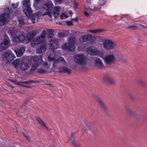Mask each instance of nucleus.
Returning <instances> with one entry per match:
<instances>
[{
  "label": "nucleus",
  "instance_id": "5",
  "mask_svg": "<svg viewBox=\"0 0 147 147\" xmlns=\"http://www.w3.org/2000/svg\"><path fill=\"white\" fill-rule=\"evenodd\" d=\"M67 40L68 42L64 43L61 47L62 49H67L70 51H73L75 48L74 45L76 42L75 38L73 37H68Z\"/></svg>",
  "mask_w": 147,
  "mask_h": 147
},
{
  "label": "nucleus",
  "instance_id": "11",
  "mask_svg": "<svg viewBox=\"0 0 147 147\" xmlns=\"http://www.w3.org/2000/svg\"><path fill=\"white\" fill-rule=\"evenodd\" d=\"M104 61L106 65H110L113 64L115 61V57L113 54H109L105 56Z\"/></svg>",
  "mask_w": 147,
  "mask_h": 147
},
{
  "label": "nucleus",
  "instance_id": "58",
  "mask_svg": "<svg viewBox=\"0 0 147 147\" xmlns=\"http://www.w3.org/2000/svg\"><path fill=\"white\" fill-rule=\"evenodd\" d=\"M129 113L132 116V115L131 114L133 113V112L132 111H130V112Z\"/></svg>",
  "mask_w": 147,
  "mask_h": 147
},
{
  "label": "nucleus",
  "instance_id": "25",
  "mask_svg": "<svg viewBox=\"0 0 147 147\" xmlns=\"http://www.w3.org/2000/svg\"><path fill=\"white\" fill-rule=\"evenodd\" d=\"M59 63H61L63 65L68 66V64L65 59L62 57L58 58Z\"/></svg>",
  "mask_w": 147,
  "mask_h": 147
},
{
  "label": "nucleus",
  "instance_id": "12",
  "mask_svg": "<svg viewBox=\"0 0 147 147\" xmlns=\"http://www.w3.org/2000/svg\"><path fill=\"white\" fill-rule=\"evenodd\" d=\"M93 97L94 98L96 102L100 106V107L103 109H107L106 105L98 95L93 94Z\"/></svg>",
  "mask_w": 147,
  "mask_h": 147
},
{
  "label": "nucleus",
  "instance_id": "59",
  "mask_svg": "<svg viewBox=\"0 0 147 147\" xmlns=\"http://www.w3.org/2000/svg\"><path fill=\"white\" fill-rule=\"evenodd\" d=\"M8 86H9V87H11V88H14V87H13V86H12L11 85H9V84H8Z\"/></svg>",
  "mask_w": 147,
  "mask_h": 147
},
{
  "label": "nucleus",
  "instance_id": "32",
  "mask_svg": "<svg viewBox=\"0 0 147 147\" xmlns=\"http://www.w3.org/2000/svg\"><path fill=\"white\" fill-rule=\"evenodd\" d=\"M71 143L75 147H80L79 144L77 142H76L75 140L74 139H69Z\"/></svg>",
  "mask_w": 147,
  "mask_h": 147
},
{
  "label": "nucleus",
  "instance_id": "41",
  "mask_svg": "<svg viewBox=\"0 0 147 147\" xmlns=\"http://www.w3.org/2000/svg\"><path fill=\"white\" fill-rule=\"evenodd\" d=\"M22 107L24 109H29V107L27 106V103L26 102H24L23 103Z\"/></svg>",
  "mask_w": 147,
  "mask_h": 147
},
{
  "label": "nucleus",
  "instance_id": "37",
  "mask_svg": "<svg viewBox=\"0 0 147 147\" xmlns=\"http://www.w3.org/2000/svg\"><path fill=\"white\" fill-rule=\"evenodd\" d=\"M57 58L53 62V66L55 68H56L57 66V64L59 63V62Z\"/></svg>",
  "mask_w": 147,
  "mask_h": 147
},
{
  "label": "nucleus",
  "instance_id": "46",
  "mask_svg": "<svg viewBox=\"0 0 147 147\" xmlns=\"http://www.w3.org/2000/svg\"><path fill=\"white\" fill-rule=\"evenodd\" d=\"M48 58L49 60L53 61L55 60V58L54 57L51 56V55L50 56H48Z\"/></svg>",
  "mask_w": 147,
  "mask_h": 147
},
{
  "label": "nucleus",
  "instance_id": "8",
  "mask_svg": "<svg viewBox=\"0 0 147 147\" xmlns=\"http://www.w3.org/2000/svg\"><path fill=\"white\" fill-rule=\"evenodd\" d=\"M5 10L7 13L2 14L0 16V25L2 26L5 24L9 18V14L11 13L12 11L7 8Z\"/></svg>",
  "mask_w": 147,
  "mask_h": 147
},
{
  "label": "nucleus",
  "instance_id": "63",
  "mask_svg": "<svg viewBox=\"0 0 147 147\" xmlns=\"http://www.w3.org/2000/svg\"><path fill=\"white\" fill-rule=\"evenodd\" d=\"M58 24H61V23L60 22H59L58 23H57Z\"/></svg>",
  "mask_w": 147,
  "mask_h": 147
},
{
  "label": "nucleus",
  "instance_id": "6",
  "mask_svg": "<svg viewBox=\"0 0 147 147\" xmlns=\"http://www.w3.org/2000/svg\"><path fill=\"white\" fill-rule=\"evenodd\" d=\"M15 57L11 51H8L4 53L2 56V62L4 64H7L11 62Z\"/></svg>",
  "mask_w": 147,
  "mask_h": 147
},
{
  "label": "nucleus",
  "instance_id": "64",
  "mask_svg": "<svg viewBox=\"0 0 147 147\" xmlns=\"http://www.w3.org/2000/svg\"><path fill=\"white\" fill-rule=\"evenodd\" d=\"M13 82L15 84H16V83H15V82H16V81H13Z\"/></svg>",
  "mask_w": 147,
  "mask_h": 147
},
{
  "label": "nucleus",
  "instance_id": "56",
  "mask_svg": "<svg viewBox=\"0 0 147 147\" xmlns=\"http://www.w3.org/2000/svg\"><path fill=\"white\" fill-rule=\"evenodd\" d=\"M74 4L75 6L76 7H77L78 5V3H76V2H74Z\"/></svg>",
  "mask_w": 147,
  "mask_h": 147
},
{
  "label": "nucleus",
  "instance_id": "9",
  "mask_svg": "<svg viewBox=\"0 0 147 147\" xmlns=\"http://www.w3.org/2000/svg\"><path fill=\"white\" fill-rule=\"evenodd\" d=\"M86 51L88 54L91 55H98L101 57H102L103 56V53L94 47H88L86 49Z\"/></svg>",
  "mask_w": 147,
  "mask_h": 147
},
{
  "label": "nucleus",
  "instance_id": "33",
  "mask_svg": "<svg viewBox=\"0 0 147 147\" xmlns=\"http://www.w3.org/2000/svg\"><path fill=\"white\" fill-rule=\"evenodd\" d=\"M47 33L49 35L48 37H51L54 35V31L52 29H48Z\"/></svg>",
  "mask_w": 147,
  "mask_h": 147
},
{
  "label": "nucleus",
  "instance_id": "26",
  "mask_svg": "<svg viewBox=\"0 0 147 147\" xmlns=\"http://www.w3.org/2000/svg\"><path fill=\"white\" fill-rule=\"evenodd\" d=\"M25 39L24 36L23 35H21L17 36L16 38V40L17 42L21 43L24 41Z\"/></svg>",
  "mask_w": 147,
  "mask_h": 147
},
{
  "label": "nucleus",
  "instance_id": "62",
  "mask_svg": "<svg viewBox=\"0 0 147 147\" xmlns=\"http://www.w3.org/2000/svg\"><path fill=\"white\" fill-rule=\"evenodd\" d=\"M123 61L124 62H125V61H126V59H123Z\"/></svg>",
  "mask_w": 147,
  "mask_h": 147
},
{
  "label": "nucleus",
  "instance_id": "31",
  "mask_svg": "<svg viewBox=\"0 0 147 147\" xmlns=\"http://www.w3.org/2000/svg\"><path fill=\"white\" fill-rule=\"evenodd\" d=\"M100 7H96L94 6H91L90 9V10L93 12L99 11L100 10Z\"/></svg>",
  "mask_w": 147,
  "mask_h": 147
},
{
  "label": "nucleus",
  "instance_id": "53",
  "mask_svg": "<svg viewBox=\"0 0 147 147\" xmlns=\"http://www.w3.org/2000/svg\"><path fill=\"white\" fill-rule=\"evenodd\" d=\"M71 20L78 22V17H76V18L71 19Z\"/></svg>",
  "mask_w": 147,
  "mask_h": 147
},
{
  "label": "nucleus",
  "instance_id": "10",
  "mask_svg": "<svg viewBox=\"0 0 147 147\" xmlns=\"http://www.w3.org/2000/svg\"><path fill=\"white\" fill-rule=\"evenodd\" d=\"M10 41L7 36H5L3 41L0 43V52L7 49L9 46Z\"/></svg>",
  "mask_w": 147,
  "mask_h": 147
},
{
  "label": "nucleus",
  "instance_id": "20",
  "mask_svg": "<svg viewBox=\"0 0 147 147\" xmlns=\"http://www.w3.org/2000/svg\"><path fill=\"white\" fill-rule=\"evenodd\" d=\"M36 119L37 122L42 127L48 131L49 130V129L47 126L44 122L40 117H36Z\"/></svg>",
  "mask_w": 147,
  "mask_h": 147
},
{
  "label": "nucleus",
  "instance_id": "55",
  "mask_svg": "<svg viewBox=\"0 0 147 147\" xmlns=\"http://www.w3.org/2000/svg\"><path fill=\"white\" fill-rule=\"evenodd\" d=\"M139 25L144 28H147V26H145L141 24H140Z\"/></svg>",
  "mask_w": 147,
  "mask_h": 147
},
{
  "label": "nucleus",
  "instance_id": "43",
  "mask_svg": "<svg viewBox=\"0 0 147 147\" xmlns=\"http://www.w3.org/2000/svg\"><path fill=\"white\" fill-rule=\"evenodd\" d=\"M65 34L63 32H60L58 34V36L60 38H62L65 36Z\"/></svg>",
  "mask_w": 147,
  "mask_h": 147
},
{
  "label": "nucleus",
  "instance_id": "34",
  "mask_svg": "<svg viewBox=\"0 0 147 147\" xmlns=\"http://www.w3.org/2000/svg\"><path fill=\"white\" fill-rule=\"evenodd\" d=\"M127 28L132 30H136L138 29V27L135 25H131L127 27Z\"/></svg>",
  "mask_w": 147,
  "mask_h": 147
},
{
  "label": "nucleus",
  "instance_id": "4",
  "mask_svg": "<svg viewBox=\"0 0 147 147\" xmlns=\"http://www.w3.org/2000/svg\"><path fill=\"white\" fill-rule=\"evenodd\" d=\"M42 56L41 55L36 56L33 58V62L30 69V72L33 73L36 70L39 66L41 64L42 61Z\"/></svg>",
  "mask_w": 147,
  "mask_h": 147
},
{
  "label": "nucleus",
  "instance_id": "21",
  "mask_svg": "<svg viewBox=\"0 0 147 147\" xmlns=\"http://www.w3.org/2000/svg\"><path fill=\"white\" fill-rule=\"evenodd\" d=\"M60 8L59 6H56L54 7L53 9L52 14L54 17H57L59 14Z\"/></svg>",
  "mask_w": 147,
  "mask_h": 147
},
{
  "label": "nucleus",
  "instance_id": "50",
  "mask_svg": "<svg viewBox=\"0 0 147 147\" xmlns=\"http://www.w3.org/2000/svg\"><path fill=\"white\" fill-rule=\"evenodd\" d=\"M65 16V13L62 14L60 16V18L61 19L63 20V17Z\"/></svg>",
  "mask_w": 147,
  "mask_h": 147
},
{
  "label": "nucleus",
  "instance_id": "22",
  "mask_svg": "<svg viewBox=\"0 0 147 147\" xmlns=\"http://www.w3.org/2000/svg\"><path fill=\"white\" fill-rule=\"evenodd\" d=\"M46 51V46L45 44H42L37 48L36 52L38 53H42Z\"/></svg>",
  "mask_w": 147,
  "mask_h": 147
},
{
  "label": "nucleus",
  "instance_id": "47",
  "mask_svg": "<svg viewBox=\"0 0 147 147\" xmlns=\"http://www.w3.org/2000/svg\"><path fill=\"white\" fill-rule=\"evenodd\" d=\"M74 133L72 132L71 133V135L69 139H74Z\"/></svg>",
  "mask_w": 147,
  "mask_h": 147
},
{
  "label": "nucleus",
  "instance_id": "7",
  "mask_svg": "<svg viewBox=\"0 0 147 147\" xmlns=\"http://www.w3.org/2000/svg\"><path fill=\"white\" fill-rule=\"evenodd\" d=\"M53 7V5L51 1H49L45 3L43 6V8L46 10V11L43 13L42 15H47L49 17H51V10Z\"/></svg>",
  "mask_w": 147,
  "mask_h": 147
},
{
  "label": "nucleus",
  "instance_id": "44",
  "mask_svg": "<svg viewBox=\"0 0 147 147\" xmlns=\"http://www.w3.org/2000/svg\"><path fill=\"white\" fill-rule=\"evenodd\" d=\"M23 82H19L16 83V84L19 85L20 86L23 87V86H24V85H23L22 84H24Z\"/></svg>",
  "mask_w": 147,
  "mask_h": 147
},
{
  "label": "nucleus",
  "instance_id": "49",
  "mask_svg": "<svg viewBox=\"0 0 147 147\" xmlns=\"http://www.w3.org/2000/svg\"><path fill=\"white\" fill-rule=\"evenodd\" d=\"M84 14L87 17H88L90 16V14L88 13L86 11H85L84 12Z\"/></svg>",
  "mask_w": 147,
  "mask_h": 147
},
{
  "label": "nucleus",
  "instance_id": "42",
  "mask_svg": "<svg viewBox=\"0 0 147 147\" xmlns=\"http://www.w3.org/2000/svg\"><path fill=\"white\" fill-rule=\"evenodd\" d=\"M106 0H99L98 3L100 5H103L106 2Z\"/></svg>",
  "mask_w": 147,
  "mask_h": 147
},
{
  "label": "nucleus",
  "instance_id": "61",
  "mask_svg": "<svg viewBox=\"0 0 147 147\" xmlns=\"http://www.w3.org/2000/svg\"><path fill=\"white\" fill-rule=\"evenodd\" d=\"M126 109L127 110H130V109L128 107H127Z\"/></svg>",
  "mask_w": 147,
  "mask_h": 147
},
{
  "label": "nucleus",
  "instance_id": "52",
  "mask_svg": "<svg viewBox=\"0 0 147 147\" xmlns=\"http://www.w3.org/2000/svg\"><path fill=\"white\" fill-rule=\"evenodd\" d=\"M41 63H42L43 65H45L47 66L48 65L47 63L46 62H41Z\"/></svg>",
  "mask_w": 147,
  "mask_h": 147
},
{
  "label": "nucleus",
  "instance_id": "17",
  "mask_svg": "<svg viewBox=\"0 0 147 147\" xmlns=\"http://www.w3.org/2000/svg\"><path fill=\"white\" fill-rule=\"evenodd\" d=\"M68 66L64 65L60 67L59 69V73H66L68 75L70 74L71 73V70L67 67Z\"/></svg>",
  "mask_w": 147,
  "mask_h": 147
},
{
  "label": "nucleus",
  "instance_id": "57",
  "mask_svg": "<svg viewBox=\"0 0 147 147\" xmlns=\"http://www.w3.org/2000/svg\"><path fill=\"white\" fill-rule=\"evenodd\" d=\"M15 5L14 4H12V6L14 8H15L16 7V5L15 6H14Z\"/></svg>",
  "mask_w": 147,
  "mask_h": 147
},
{
  "label": "nucleus",
  "instance_id": "16",
  "mask_svg": "<svg viewBox=\"0 0 147 147\" xmlns=\"http://www.w3.org/2000/svg\"><path fill=\"white\" fill-rule=\"evenodd\" d=\"M94 64L96 67L99 69H102L104 68L102 61L98 58H95L94 61Z\"/></svg>",
  "mask_w": 147,
  "mask_h": 147
},
{
  "label": "nucleus",
  "instance_id": "54",
  "mask_svg": "<svg viewBox=\"0 0 147 147\" xmlns=\"http://www.w3.org/2000/svg\"><path fill=\"white\" fill-rule=\"evenodd\" d=\"M23 87H25L27 88H31L32 87V86H28L24 85V86H23Z\"/></svg>",
  "mask_w": 147,
  "mask_h": 147
},
{
  "label": "nucleus",
  "instance_id": "38",
  "mask_svg": "<svg viewBox=\"0 0 147 147\" xmlns=\"http://www.w3.org/2000/svg\"><path fill=\"white\" fill-rule=\"evenodd\" d=\"M38 73L40 74H42L46 72V71L42 68H40L37 70Z\"/></svg>",
  "mask_w": 147,
  "mask_h": 147
},
{
  "label": "nucleus",
  "instance_id": "36",
  "mask_svg": "<svg viewBox=\"0 0 147 147\" xmlns=\"http://www.w3.org/2000/svg\"><path fill=\"white\" fill-rule=\"evenodd\" d=\"M103 31V30L102 29H99L96 30H90L89 31L90 32L93 33L95 34H96L98 32H101Z\"/></svg>",
  "mask_w": 147,
  "mask_h": 147
},
{
  "label": "nucleus",
  "instance_id": "2",
  "mask_svg": "<svg viewBox=\"0 0 147 147\" xmlns=\"http://www.w3.org/2000/svg\"><path fill=\"white\" fill-rule=\"evenodd\" d=\"M73 61L77 65L80 66L81 69H85L87 63V57L83 54L79 53L75 55L74 57Z\"/></svg>",
  "mask_w": 147,
  "mask_h": 147
},
{
  "label": "nucleus",
  "instance_id": "60",
  "mask_svg": "<svg viewBox=\"0 0 147 147\" xmlns=\"http://www.w3.org/2000/svg\"><path fill=\"white\" fill-rule=\"evenodd\" d=\"M47 85H49L50 86H52V84H47Z\"/></svg>",
  "mask_w": 147,
  "mask_h": 147
},
{
  "label": "nucleus",
  "instance_id": "14",
  "mask_svg": "<svg viewBox=\"0 0 147 147\" xmlns=\"http://www.w3.org/2000/svg\"><path fill=\"white\" fill-rule=\"evenodd\" d=\"M30 63L28 59H25L22 61L20 64V69L22 71L27 70L30 66Z\"/></svg>",
  "mask_w": 147,
  "mask_h": 147
},
{
  "label": "nucleus",
  "instance_id": "39",
  "mask_svg": "<svg viewBox=\"0 0 147 147\" xmlns=\"http://www.w3.org/2000/svg\"><path fill=\"white\" fill-rule=\"evenodd\" d=\"M22 134L24 137L27 139L28 141L29 142H32L31 140V138L29 136H27L26 135L24 132H22Z\"/></svg>",
  "mask_w": 147,
  "mask_h": 147
},
{
  "label": "nucleus",
  "instance_id": "23",
  "mask_svg": "<svg viewBox=\"0 0 147 147\" xmlns=\"http://www.w3.org/2000/svg\"><path fill=\"white\" fill-rule=\"evenodd\" d=\"M37 34V32L35 30L30 32L27 35V38L29 42H30L32 38L34 37Z\"/></svg>",
  "mask_w": 147,
  "mask_h": 147
},
{
  "label": "nucleus",
  "instance_id": "29",
  "mask_svg": "<svg viewBox=\"0 0 147 147\" xmlns=\"http://www.w3.org/2000/svg\"><path fill=\"white\" fill-rule=\"evenodd\" d=\"M89 37L88 35H82L79 38V40L81 42H85L87 41Z\"/></svg>",
  "mask_w": 147,
  "mask_h": 147
},
{
  "label": "nucleus",
  "instance_id": "1",
  "mask_svg": "<svg viewBox=\"0 0 147 147\" xmlns=\"http://www.w3.org/2000/svg\"><path fill=\"white\" fill-rule=\"evenodd\" d=\"M23 6V11L28 17L31 16V20L33 23L36 22L40 16V13L37 12L34 15L32 14V10L30 7V0H24L22 2Z\"/></svg>",
  "mask_w": 147,
  "mask_h": 147
},
{
  "label": "nucleus",
  "instance_id": "51",
  "mask_svg": "<svg viewBox=\"0 0 147 147\" xmlns=\"http://www.w3.org/2000/svg\"><path fill=\"white\" fill-rule=\"evenodd\" d=\"M85 129L86 130H87L88 129H90V127L88 126L87 125H86L84 127Z\"/></svg>",
  "mask_w": 147,
  "mask_h": 147
},
{
  "label": "nucleus",
  "instance_id": "18",
  "mask_svg": "<svg viewBox=\"0 0 147 147\" xmlns=\"http://www.w3.org/2000/svg\"><path fill=\"white\" fill-rule=\"evenodd\" d=\"M25 51V48L24 47H21L19 48H17L14 50L17 57H21L22 55Z\"/></svg>",
  "mask_w": 147,
  "mask_h": 147
},
{
  "label": "nucleus",
  "instance_id": "19",
  "mask_svg": "<svg viewBox=\"0 0 147 147\" xmlns=\"http://www.w3.org/2000/svg\"><path fill=\"white\" fill-rule=\"evenodd\" d=\"M42 38L40 37L37 36L31 42V45L32 46L34 47L42 42Z\"/></svg>",
  "mask_w": 147,
  "mask_h": 147
},
{
  "label": "nucleus",
  "instance_id": "13",
  "mask_svg": "<svg viewBox=\"0 0 147 147\" xmlns=\"http://www.w3.org/2000/svg\"><path fill=\"white\" fill-rule=\"evenodd\" d=\"M59 40L54 37L52 38L49 40V48L50 49H55L58 47V42Z\"/></svg>",
  "mask_w": 147,
  "mask_h": 147
},
{
  "label": "nucleus",
  "instance_id": "24",
  "mask_svg": "<svg viewBox=\"0 0 147 147\" xmlns=\"http://www.w3.org/2000/svg\"><path fill=\"white\" fill-rule=\"evenodd\" d=\"M137 84L143 88L146 87V84L144 81L141 79H137L136 80Z\"/></svg>",
  "mask_w": 147,
  "mask_h": 147
},
{
  "label": "nucleus",
  "instance_id": "35",
  "mask_svg": "<svg viewBox=\"0 0 147 147\" xmlns=\"http://www.w3.org/2000/svg\"><path fill=\"white\" fill-rule=\"evenodd\" d=\"M18 21L19 22V24L20 25H24L25 24L24 19L22 17H21L18 18Z\"/></svg>",
  "mask_w": 147,
  "mask_h": 147
},
{
  "label": "nucleus",
  "instance_id": "45",
  "mask_svg": "<svg viewBox=\"0 0 147 147\" xmlns=\"http://www.w3.org/2000/svg\"><path fill=\"white\" fill-rule=\"evenodd\" d=\"M66 24L69 26H72L73 25L72 22L71 21H66Z\"/></svg>",
  "mask_w": 147,
  "mask_h": 147
},
{
  "label": "nucleus",
  "instance_id": "48",
  "mask_svg": "<svg viewBox=\"0 0 147 147\" xmlns=\"http://www.w3.org/2000/svg\"><path fill=\"white\" fill-rule=\"evenodd\" d=\"M55 1L57 4H60L62 3L63 0H54Z\"/></svg>",
  "mask_w": 147,
  "mask_h": 147
},
{
  "label": "nucleus",
  "instance_id": "40",
  "mask_svg": "<svg viewBox=\"0 0 147 147\" xmlns=\"http://www.w3.org/2000/svg\"><path fill=\"white\" fill-rule=\"evenodd\" d=\"M128 95L129 99L132 101L135 100V98L134 96L131 94L128 93Z\"/></svg>",
  "mask_w": 147,
  "mask_h": 147
},
{
  "label": "nucleus",
  "instance_id": "30",
  "mask_svg": "<svg viewBox=\"0 0 147 147\" xmlns=\"http://www.w3.org/2000/svg\"><path fill=\"white\" fill-rule=\"evenodd\" d=\"M48 29L45 28L42 31V32L40 34V37L42 38H45L47 33Z\"/></svg>",
  "mask_w": 147,
  "mask_h": 147
},
{
  "label": "nucleus",
  "instance_id": "15",
  "mask_svg": "<svg viewBox=\"0 0 147 147\" xmlns=\"http://www.w3.org/2000/svg\"><path fill=\"white\" fill-rule=\"evenodd\" d=\"M102 80L105 83L111 85H113L115 82L114 79L108 75H105L102 78Z\"/></svg>",
  "mask_w": 147,
  "mask_h": 147
},
{
  "label": "nucleus",
  "instance_id": "27",
  "mask_svg": "<svg viewBox=\"0 0 147 147\" xmlns=\"http://www.w3.org/2000/svg\"><path fill=\"white\" fill-rule=\"evenodd\" d=\"M20 61L19 59H17L13 61L12 62V64L14 66L15 68L18 69V66H20Z\"/></svg>",
  "mask_w": 147,
  "mask_h": 147
},
{
  "label": "nucleus",
  "instance_id": "28",
  "mask_svg": "<svg viewBox=\"0 0 147 147\" xmlns=\"http://www.w3.org/2000/svg\"><path fill=\"white\" fill-rule=\"evenodd\" d=\"M43 81L42 80H29L27 81H24L23 83H24L25 84H30L31 83H39L40 82H42Z\"/></svg>",
  "mask_w": 147,
  "mask_h": 147
},
{
  "label": "nucleus",
  "instance_id": "3",
  "mask_svg": "<svg viewBox=\"0 0 147 147\" xmlns=\"http://www.w3.org/2000/svg\"><path fill=\"white\" fill-rule=\"evenodd\" d=\"M116 44L111 39L105 38L103 42V47L107 51L113 50L116 48Z\"/></svg>",
  "mask_w": 147,
  "mask_h": 147
}]
</instances>
